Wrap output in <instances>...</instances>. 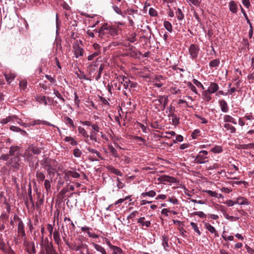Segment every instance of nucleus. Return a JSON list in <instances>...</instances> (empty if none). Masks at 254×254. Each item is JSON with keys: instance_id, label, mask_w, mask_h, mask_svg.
I'll list each match as a JSON object with an SVG mask.
<instances>
[{"instance_id": "3c124183", "label": "nucleus", "mask_w": 254, "mask_h": 254, "mask_svg": "<svg viewBox=\"0 0 254 254\" xmlns=\"http://www.w3.org/2000/svg\"><path fill=\"white\" fill-rule=\"evenodd\" d=\"M54 94L55 95L57 98H58L64 104L65 102V100L64 98L62 96L61 93L57 90H54Z\"/></svg>"}, {"instance_id": "ddd939ff", "label": "nucleus", "mask_w": 254, "mask_h": 254, "mask_svg": "<svg viewBox=\"0 0 254 254\" xmlns=\"http://www.w3.org/2000/svg\"><path fill=\"white\" fill-rule=\"evenodd\" d=\"M125 2V1L124 0L122 2V4L120 6H118L117 5H113L112 7L114 11L118 14L121 15L123 17L125 18L126 17V14L127 11L126 10L122 11L121 8V6L123 5V3Z\"/></svg>"}, {"instance_id": "09e8293b", "label": "nucleus", "mask_w": 254, "mask_h": 254, "mask_svg": "<svg viewBox=\"0 0 254 254\" xmlns=\"http://www.w3.org/2000/svg\"><path fill=\"white\" fill-rule=\"evenodd\" d=\"M136 36L137 34L136 33H132L129 35L127 39L130 43H134L136 41Z\"/></svg>"}, {"instance_id": "9d476101", "label": "nucleus", "mask_w": 254, "mask_h": 254, "mask_svg": "<svg viewBox=\"0 0 254 254\" xmlns=\"http://www.w3.org/2000/svg\"><path fill=\"white\" fill-rule=\"evenodd\" d=\"M93 48L95 50V52H93V53L88 56L87 60L88 61L93 60L95 58L100 55L101 53V46L99 44L97 43H94L93 44Z\"/></svg>"}, {"instance_id": "4468645a", "label": "nucleus", "mask_w": 254, "mask_h": 254, "mask_svg": "<svg viewBox=\"0 0 254 254\" xmlns=\"http://www.w3.org/2000/svg\"><path fill=\"white\" fill-rule=\"evenodd\" d=\"M53 239L55 244L58 247H62V240L61 239V234L58 230L55 229L53 233Z\"/></svg>"}, {"instance_id": "680f3d73", "label": "nucleus", "mask_w": 254, "mask_h": 254, "mask_svg": "<svg viewBox=\"0 0 254 254\" xmlns=\"http://www.w3.org/2000/svg\"><path fill=\"white\" fill-rule=\"evenodd\" d=\"M73 154L74 157L79 158L81 156L82 152L79 149L76 148L73 150Z\"/></svg>"}, {"instance_id": "1a4fd4ad", "label": "nucleus", "mask_w": 254, "mask_h": 254, "mask_svg": "<svg viewBox=\"0 0 254 254\" xmlns=\"http://www.w3.org/2000/svg\"><path fill=\"white\" fill-rule=\"evenodd\" d=\"M91 128L92 130L90 132V140L97 142H98V133L100 132L101 128L96 123H94L91 126Z\"/></svg>"}, {"instance_id": "bb28decb", "label": "nucleus", "mask_w": 254, "mask_h": 254, "mask_svg": "<svg viewBox=\"0 0 254 254\" xmlns=\"http://www.w3.org/2000/svg\"><path fill=\"white\" fill-rule=\"evenodd\" d=\"M223 120L225 123H231L234 125L237 124L236 119L229 115H225L223 117Z\"/></svg>"}, {"instance_id": "6e6552de", "label": "nucleus", "mask_w": 254, "mask_h": 254, "mask_svg": "<svg viewBox=\"0 0 254 254\" xmlns=\"http://www.w3.org/2000/svg\"><path fill=\"white\" fill-rule=\"evenodd\" d=\"M23 240V245L25 248V251L27 254H36V250L34 243L33 242L27 241L26 239Z\"/></svg>"}, {"instance_id": "a878e982", "label": "nucleus", "mask_w": 254, "mask_h": 254, "mask_svg": "<svg viewBox=\"0 0 254 254\" xmlns=\"http://www.w3.org/2000/svg\"><path fill=\"white\" fill-rule=\"evenodd\" d=\"M169 237L165 235L162 236V245L165 251H168L169 247Z\"/></svg>"}, {"instance_id": "8fccbe9b", "label": "nucleus", "mask_w": 254, "mask_h": 254, "mask_svg": "<svg viewBox=\"0 0 254 254\" xmlns=\"http://www.w3.org/2000/svg\"><path fill=\"white\" fill-rule=\"evenodd\" d=\"M52 181V179H51V181L46 179L44 180V187L47 192H49L51 190V182Z\"/></svg>"}, {"instance_id": "864d4df0", "label": "nucleus", "mask_w": 254, "mask_h": 254, "mask_svg": "<svg viewBox=\"0 0 254 254\" xmlns=\"http://www.w3.org/2000/svg\"><path fill=\"white\" fill-rule=\"evenodd\" d=\"M19 85L21 90L25 91L27 88V82L26 80H20Z\"/></svg>"}, {"instance_id": "4c0bfd02", "label": "nucleus", "mask_w": 254, "mask_h": 254, "mask_svg": "<svg viewBox=\"0 0 254 254\" xmlns=\"http://www.w3.org/2000/svg\"><path fill=\"white\" fill-rule=\"evenodd\" d=\"M17 117L15 115L13 116H9L7 117L5 119H3L0 121V123L3 125H5L7 124L8 122H10L11 121H13L15 119H16Z\"/></svg>"}, {"instance_id": "e433bc0d", "label": "nucleus", "mask_w": 254, "mask_h": 254, "mask_svg": "<svg viewBox=\"0 0 254 254\" xmlns=\"http://www.w3.org/2000/svg\"><path fill=\"white\" fill-rule=\"evenodd\" d=\"M5 78L7 82L10 83L15 77V74L14 73H5L4 74Z\"/></svg>"}, {"instance_id": "4be33fe9", "label": "nucleus", "mask_w": 254, "mask_h": 254, "mask_svg": "<svg viewBox=\"0 0 254 254\" xmlns=\"http://www.w3.org/2000/svg\"><path fill=\"white\" fill-rule=\"evenodd\" d=\"M91 244L97 252H99L101 254H107L105 249L101 245L97 244L94 242H92Z\"/></svg>"}, {"instance_id": "37998d69", "label": "nucleus", "mask_w": 254, "mask_h": 254, "mask_svg": "<svg viewBox=\"0 0 254 254\" xmlns=\"http://www.w3.org/2000/svg\"><path fill=\"white\" fill-rule=\"evenodd\" d=\"M121 162H123L124 164H127L132 161V159L129 156L127 155H122L121 158Z\"/></svg>"}, {"instance_id": "393cba45", "label": "nucleus", "mask_w": 254, "mask_h": 254, "mask_svg": "<svg viewBox=\"0 0 254 254\" xmlns=\"http://www.w3.org/2000/svg\"><path fill=\"white\" fill-rule=\"evenodd\" d=\"M40 124H43V125H47L48 126H51V127H55L54 125L51 124L50 123H49L46 121H42V120H34L30 123V125H31V126H35L36 125H40Z\"/></svg>"}, {"instance_id": "49530a36", "label": "nucleus", "mask_w": 254, "mask_h": 254, "mask_svg": "<svg viewBox=\"0 0 254 254\" xmlns=\"http://www.w3.org/2000/svg\"><path fill=\"white\" fill-rule=\"evenodd\" d=\"M211 151L214 153H220L223 151V148L221 146L215 145L211 149Z\"/></svg>"}, {"instance_id": "6e6d98bb", "label": "nucleus", "mask_w": 254, "mask_h": 254, "mask_svg": "<svg viewBox=\"0 0 254 254\" xmlns=\"http://www.w3.org/2000/svg\"><path fill=\"white\" fill-rule=\"evenodd\" d=\"M55 225V221H54V224H48L47 225V229L49 232V236L51 237L52 235L53 234L54 226Z\"/></svg>"}, {"instance_id": "f704fd0d", "label": "nucleus", "mask_w": 254, "mask_h": 254, "mask_svg": "<svg viewBox=\"0 0 254 254\" xmlns=\"http://www.w3.org/2000/svg\"><path fill=\"white\" fill-rule=\"evenodd\" d=\"M224 127L231 133H235L236 132V128L235 127L229 123H225Z\"/></svg>"}, {"instance_id": "2eb2a0df", "label": "nucleus", "mask_w": 254, "mask_h": 254, "mask_svg": "<svg viewBox=\"0 0 254 254\" xmlns=\"http://www.w3.org/2000/svg\"><path fill=\"white\" fill-rule=\"evenodd\" d=\"M16 19L17 18L15 16L12 18L5 17L4 18V21L5 22L6 26L8 29L12 28L15 25Z\"/></svg>"}, {"instance_id": "a18cd8bd", "label": "nucleus", "mask_w": 254, "mask_h": 254, "mask_svg": "<svg viewBox=\"0 0 254 254\" xmlns=\"http://www.w3.org/2000/svg\"><path fill=\"white\" fill-rule=\"evenodd\" d=\"M163 25L165 29L169 32H172L173 31L172 26L171 23L168 21H164Z\"/></svg>"}, {"instance_id": "338daca9", "label": "nucleus", "mask_w": 254, "mask_h": 254, "mask_svg": "<svg viewBox=\"0 0 254 254\" xmlns=\"http://www.w3.org/2000/svg\"><path fill=\"white\" fill-rule=\"evenodd\" d=\"M194 215H197L201 218H206L207 215L202 211H195L193 213Z\"/></svg>"}, {"instance_id": "052dcab7", "label": "nucleus", "mask_w": 254, "mask_h": 254, "mask_svg": "<svg viewBox=\"0 0 254 254\" xmlns=\"http://www.w3.org/2000/svg\"><path fill=\"white\" fill-rule=\"evenodd\" d=\"M112 250L113 254H124L122 249L117 246H116Z\"/></svg>"}, {"instance_id": "2f4dec72", "label": "nucleus", "mask_w": 254, "mask_h": 254, "mask_svg": "<svg viewBox=\"0 0 254 254\" xmlns=\"http://www.w3.org/2000/svg\"><path fill=\"white\" fill-rule=\"evenodd\" d=\"M36 177L37 182L39 183H41L45 180V175L43 172L39 171H37L36 172Z\"/></svg>"}, {"instance_id": "ea45409f", "label": "nucleus", "mask_w": 254, "mask_h": 254, "mask_svg": "<svg viewBox=\"0 0 254 254\" xmlns=\"http://www.w3.org/2000/svg\"><path fill=\"white\" fill-rule=\"evenodd\" d=\"M156 195V192L155 191L151 190L149 191L142 192L141 193V196L142 197H145L146 196H149L151 197H154Z\"/></svg>"}, {"instance_id": "f3484780", "label": "nucleus", "mask_w": 254, "mask_h": 254, "mask_svg": "<svg viewBox=\"0 0 254 254\" xmlns=\"http://www.w3.org/2000/svg\"><path fill=\"white\" fill-rule=\"evenodd\" d=\"M203 224L205 228L210 233L214 234L215 237L219 236L217 230L212 225L206 222H203Z\"/></svg>"}, {"instance_id": "dca6fc26", "label": "nucleus", "mask_w": 254, "mask_h": 254, "mask_svg": "<svg viewBox=\"0 0 254 254\" xmlns=\"http://www.w3.org/2000/svg\"><path fill=\"white\" fill-rule=\"evenodd\" d=\"M17 232L19 236H21V239L25 240L26 239L25 232L24 230V225L23 222H20L18 224Z\"/></svg>"}, {"instance_id": "c85d7f7f", "label": "nucleus", "mask_w": 254, "mask_h": 254, "mask_svg": "<svg viewBox=\"0 0 254 254\" xmlns=\"http://www.w3.org/2000/svg\"><path fill=\"white\" fill-rule=\"evenodd\" d=\"M229 7L230 11L233 13H236L238 11V6L234 0H231L229 3Z\"/></svg>"}, {"instance_id": "0eeeda50", "label": "nucleus", "mask_w": 254, "mask_h": 254, "mask_svg": "<svg viewBox=\"0 0 254 254\" xmlns=\"http://www.w3.org/2000/svg\"><path fill=\"white\" fill-rule=\"evenodd\" d=\"M199 51L200 49L197 45L192 44L190 46L189 48V53L190 55V58L192 60H196Z\"/></svg>"}, {"instance_id": "6ab92c4d", "label": "nucleus", "mask_w": 254, "mask_h": 254, "mask_svg": "<svg viewBox=\"0 0 254 254\" xmlns=\"http://www.w3.org/2000/svg\"><path fill=\"white\" fill-rule=\"evenodd\" d=\"M74 55L76 58L83 56L84 50L80 47L79 45H75L73 46Z\"/></svg>"}, {"instance_id": "0e129e2a", "label": "nucleus", "mask_w": 254, "mask_h": 254, "mask_svg": "<svg viewBox=\"0 0 254 254\" xmlns=\"http://www.w3.org/2000/svg\"><path fill=\"white\" fill-rule=\"evenodd\" d=\"M9 156H10L9 155V153L1 154V155L0 157V160H3L4 161H6L7 165L9 166L8 165V160H9V159H10Z\"/></svg>"}, {"instance_id": "a211bd4d", "label": "nucleus", "mask_w": 254, "mask_h": 254, "mask_svg": "<svg viewBox=\"0 0 254 254\" xmlns=\"http://www.w3.org/2000/svg\"><path fill=\"white\" fill-rule=\"evenodd\" d=\"M128 55L132 58H136L138 55H141V53L138 51L134 47L130 46L128 49Z\"/></svg>"}, {"instance_id": "e2e57ef3", "label": "nucleus", "mask_w": 254, "mask_h": 254, "mask_svg": "<svg viewBox=\"0 0 254 254\" xmlns=\"http://www.w3.org/2000/svg\"><path fill=\"white\" fill-rule=\"evenodd\" d=\"M193 83L197 87L201 88L202 89L204 90V87L202 83L196 79L192 80Z\"/></svg>"}, {"instance_id": "7c9ffc66", "label": "nucleus", "mask_w": 254, "mask_h": 254, "mask_svg": "<svg viewBox=\"0 0 254 254\" xmlns=\"http://www.w3.org/2000/svg\"><path fill=\"white\" fill-rule=\"evenodd\" d=\"M86 149L91 153L95 154L96 156L100 160H103L104 159V158L102 157L101 154L97 150L93 149L89 146L87 147Z\"/></svg>"}, {"instance_id": "f8f14e48", "label": "nucleus", "mask_w": 254, "mask_h": 254, "mask_svg": "<svg viewBox=\"0 0 254 254\" xmlns=\"http://www.w3.org/2000/svg\"><path fill=\"white\" fill-rule=\"evenodd\" d=\"M78 131L81 137L83 138L84 141L86 143L89 144L90 134H88L87 131L83 127L79 126L78 127Z\"/></svg>"}, {"instance_id": "423d86ee", "label": "nucleus", "mask_w": 254, "mask_h": 254, "mask_svg": "<svg viewBox=\"0 0 254 254\" xmlns=\"http://www.w3.org/2000/svg\"><path fill=\"white\" fill-rule=\"evenodd\" d=\"M208 152L206 150H201L196 155L194 161L197 164H203L208 162Z\"/></svg>"}, {"instance_id": "f257e3e1", "label": "nucleus", "mask_w": 254, "mask_h": 254, "mask_svg": "<svg viewBox=\"0 0 254 254\" xmlns=\"http://www.w3.org/2000/svg\"><path fill=\"white\" fill-rule=\"evenodd\" d=\"M9 155L11 157L8 160V165L13 169H19L21 156H22V147L17 145H12L9 147Z\"/></svg>"}, {"instance_id": "9b49d317", "label": "nucleus", "mask_w": 254, "mask_h": 254, "mask_svg": "<svg viewBox=\"0 0 254 254\" xmlns=\"http://www.w3.org/2000/svg\"><path fill=\"white\" fill-rule=\"evenodd\" d=\"M169 100L168 97L166 95H160L158 99L154 100L153 102H158L159 104H161L162 110H164L168 104Z\"/></svg>"}, {"instance_id": "de8ad7c7", "label": "nucleus", "mask_w": 254, "mask_h": 254, "mask_svg": "<svg viewBox=\"0 0 254 254\" xmlns=\"http://www.w3.org/2000/svg\"><path fill=\"white\" fill-rule=\"evenodd\" d=\"M108 148L112 156L115 157H119L117 150L112 145H109Z\"/></svg>"}, {"instance_id": "cd10ccee", "label": "nucleus", "mask_w": 254, "mask_h": 254, "mask_svg": "<svg viewBox=\"0 0 254 254\" xmlns=\"http://www.w3.org/2000/svg\"><path fill=\"white\" fill-rule=\"evenodd\" d=\"M47 99L50 100L49 97H47ZM36 101L39 102L40 104H43L44 105L46 106L48 105V103L47 101V97L44 95H39L37 96L36 97Z\"/></svg>"}, {"instance_id": "20e7f679", "label": "nucleus", "mask_w": 254, "mask_h": 254, "mask_svg": "<svg viewBox=\"0 0 254 254\" xmlns=\"http://www.w3.org/2000/svg\"><path fill=\"white\" fill-rule=\"evenodd\" d=\"M104 64H101L100 66L98 67V61H93L87 67L89 74L91 75L92 73H94L96 71L97 72V74L93 75V77H94L96 80L98 81L101 76V74L103 70L105 68Z\"/></svg>"}, {"instance_id": "c756f323", "label": "nucleus", "mask_w": 254, "mask_h": 254, "mask_svg": "<svg viewBox=\"0 0 254 254\" xmlns=\"http://www.w3.org/2000/svg\"><path fill=\"white\" fill-rule=\"evenodd\" d=\"M236 203L239 205H249L250 202L244 197H238L236 199Z\"/></svg>"}, {"instance_id": "b1692460", "label": "nucleus", "mask_w": 254, "mask_h": 254, "mask_svg": "<svg viewBox=\"0 0 254 254\" xmlns=\"http://www.w3.org/2000/svg\"><path fill=\"white\" fill-rule=\"evenodd\" d=\"M63 122L69 127L75 128L73 120L67 116H64L63 119Z\"/></svg>"}, {"instance_id": "5fc2aeb1", "label": "nucleus", "mask_w": 254, "mask_h": 254, "mask_svg": "<svg viewBox=\"0 0 254 254\" xmlns=\"http://www.w3.org/2000/svg\"><path fill=\"white\" fill-rule=\"evenodd\" d=\"M176 16L179 20H182L184 18V15L180 8H178L176 11Z\"/></svg>"}, {"instance_id": "39448f33", "label": "nucleus", "mask_w": 254, "mask_h": 254, "mask_svg": "<svg viewBox=\"0 0 254 254\" xmlns=\"http://www.w3.org/2000/svg\"><path fill=\"white\" fill-rule=\"evenodd\" d=\"M43 246L45 251V254H58V252L54 247L53 244L52 242H50L48 238H46Z\"/></svg>"}, {"instance_id": "4d7b16f0", "label": "nucleus", "mask_w": 254, "mask_h": 254, "mask_svg": "<svg viewBox=\"0 0 254 254\" xmlns=\"http://www.w3.org/2000/svg\"><path fill=\"white\" fill-rule=\"evenodd\" d=\"M78 78L80 79L88 80L84 73L81 70H79V73L76 72L75 73Z\"/></svg>"}, {"instance_id": "c03bdc74", "label": "nucleus", "mask_w": 254, "mask_h": 254, "mask_svg": "<svg viewBox=\"0 0 254 254\" xmlns=\"http://www.w3.org/2000/svg\"><path fill=\"white\" fill-rule=\"evenodd\" d=\"M210 94H211L210 93H209V92H208L206 90H204L202 92V96L203 99L205 101L209 102L211 100V97L210 95Z\"/></svg>"}, {"instance_id": "a19ab883", "label": "nucleus", "mask_w": 254, "mask_h": 254, "mask_svg": "<svg viewBox=\"0 0 254 254\" xmlns=\"http://www.w3.org/2000/svg\"><path fill=\"white\" fill-rule=\"evenodd\" d=\"M64 140L65 142H69L70 144L72 146H75L78 144L77 141L75 140L73 137L71 136H66L64 138Z\"/></svg>"}, {"instance_id": "13d9d810", "label": "nucleus", "mask_w": 254, "mask_h": 254, "mask_svg": "<svg viewBox=\"0 0 254 254\" xmlns=\"http://www.w3.org/2000/svg\"><path fill=\"white\" fill-rule=\"evenodd\" d=\"M187 84L188 87H189L190 88V89L192 92H193L196 95L198 94V92H197V91L196 90V88L195 86L192 83H191L190 82H188L187 83Z\"/></svg>"}, {"instance_id": "5701e85b", "label": "nucleus", "mask_w": 254, "mask_h": 254, "mask_svg": "<svg viewBox=\"0 0 254 254\" xmlns=\"http://www.w3.org/2000/svg\"><path fill=\"white\" fill-rule=\"evenodd\" d=\"M145 217H140L139 218H138L137 219V223H139L141 225V227H142L143 229V227L145 226L146 227V228L147 227H149L151 225V222L150 221H145Z\"/></svg>"}, {"instance_id": "7ed1b4c3", "label": "nucleus", "mask_w": 254, "mask_h": 254, "mask_svg": "<svg viewBox=\"0 0 254 254\" xmlns=\"http://www.w3.org/2000/svg\"><path fill=\"white\" fill-rule=\"evenodd\" d=\"M95 31L98 33V36L101 38H105V37H108V35L115 36L118 35V28L108 24L104 23L98 30Z\"/></svg>"}, {"instance_id": "69168bd1", "label": "nucleus", "mask_w": 254, "mask_h": 254, "mask_svg": "<svg viewBox=\"0 0 254 254\" xmlns=\"http://www.w3.org/2000/svg\"><path fill=\"white\" fill-rule=\"evenodd\" d=\"M172 125L176 126L180 123V118L176 115L175 117L172 118Z\"/></svg>"}, {"instance_id": "58836bf2", "label": "nucleus", "mask_w": 254, "mask_h": 254, "mask_svg": "<svg viewBox=\"0 0 254 254\" xmlns=\"http://www.w3.org/2000/svg\"><path fill=\"white\" fill-rule=\"evenodd\" d=\"M121 78L123 79V81L124 82L123 84V86L124 89H129V84L130 80L127 77H126L124 75H121Z\"/></svg>"}, {"instance_id": "473e14b6", "label": "nucleus", "mask_w": 254, "mask_h": 254, "mask_svg": "<svg viewBox=\"0 0 254 254\" xmlns=\"http://www.w3.org/2000/svg\"><path fill=\"white\" fill-rule=\"evenodd\" d=\"M204 192L208 194L211 197H214L218 198H222L223 196L221 193H218L216 191H213L211 190H205Z\"/></svg>"}, {"instance_id": "c9c22d12", "label": "nucleus", "mask_w": 254, "mask_h": 254, "mask_svg": "<svg viewBox=\"0 0 254 254\" xmlns=\"http://www.w3.org/2000/svg\"><path fill=\"white\" fill-rule=\"evenodd\" d=\"M65 175L67 177H72L73 178H78L80 177V174L78 173L70 170L66 171Z\"/></svg>"}, {"instance_id": "603ef678", "label": "nucleus", "mask_w": 254, "mask_h": 254, "mask_svg": "<svg viewBox=\"0 0 254 254\" xmlns=\"http://www.w3.org/2000/svg\"><path fill=\"white\" fill-rule=\"evenodd\" d=\"M190 225L192 227L194 232L196 233L198 236H200L201 233L197 227V224L195 223L194 222H191Z\"/></svg>"}, {"instance_id": "412c9836", "label": "nucleus", "mask_w": 254, "mask_h": 254, "mask_svg": "<svg viewBox=\"0 0 254 254\" xmlns=\"http://www.w3.org/2000/svg\"><path fill=\"white\" fill-rule=\"evenodd\" d=\"M219 106L221 110L223 113H227L229 111V107L226 101L224 100H220L219 101Z\"/></svg>"}, {"instance_id": "bf43d9fd", "label": "nucleus", "mask_w": 254, "mask_h": 254, "mask_svg": "<svg viewBox=\"0 0 254 254\" xmlns=\"http://www.w3.org/2000/svg\"><path fill=\"white\" fill-rule=\"evenodd\" d=\"M51 162V159L49 157H44L41 161V165L44 167L48 166V164Z\"/></svg>"}, {"instance_id": "aec40b11", "label": "nucleus", "mask_w": 254, "mask_h": 254, "mask_svg": "<svg viewBox=\"0 0 254 254\" xmlns=\"http://www.w3.org/2000/svg\"><path fill=\"white\" fill-rule=\"evenodd\" d=\"M219 89V86L217 83L215 82H210V85L206 91L210 93H214Z\"/></svg>"}, {"instance_id": "79ce46f5", "label": "nucleus", "mask_w": 254, "mask_h": 254, "mask_svg": "<svg viewBox=\"0 0 254 254\" xmlns=\"http://www.w3.org/2000/svg\"><path fill=\"white\" fill-rule=\"evenodd\" d=\"M220 64V60L218 59H214L210 62L209 65L210 67L217 68Z\"/></svg>"}, {"instance_id": "774afa93", "label": "nucleus", "mask_w": 254, "mask_h": 254, "mask_svg": "<svg viewBox=\"0 0 254 254\" xmlns=\"http://www.w3.org/2000/svg\"><path fill=\"white\" fill-rule=\"evenodd\" d=\"M70 249L75 251H78L81 249V243L78 245L72 244Z\"/></svg>"}, {"instance_id": "72a5a7b5", "label": "nucleus", "mask_w": 254, "mask_h": 254, "mask_svg": "<svg viewBox=\"0 0 254 254\" xmlns=\"http://www.w3.org/2000/svg\"><path fill=\"white\" fill-rule=\"evenodd\" d=\"M107 169L109 171L117 175V176L122 177L123 175L120 170L116 169L112 166H108Z\"/></svg>"}, {"instance_id": "f03ea898", "label": "nucleus", "mask_w": 254, "mask_h": 254, "mask_svg": "<svg viewBox=\"0 0 254 254\" xmlns=\"http://www.w3.org/2000/svg\"><path fill=\"white\" fill-rule=\"evenodd\" d=\"M41 152V150L40 148L32 144L29 145L25 150L22 156L24 158L26 161L29 162V166L33 167L34 162L37 159V157H35L34 155H38L40 154Z\"/></svg>"}]
</instances>
